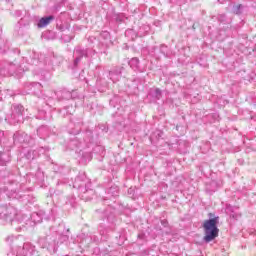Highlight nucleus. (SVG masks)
<instances>
[{
  "mask_svg": "<svg viewBox=\"0 0 256 256\" xmlns=\"http://www.w3.org/2000/svg\"><path fill=\"white\" fill-rule=\"evenodd\" d=\"M54 19V16L43 17L39 20L37 26L39 27V29H43V27H47V25H50L51 21H53Z\"/></svg>",
  "mask_w": 256,
  "mask_h": 256,
  "instance_id": "f03ea898",
  "label": "nucleus"
},
{
  "mask_svg": "<svg viewBox=\"0 0 256 256\" xmlns=\"http://www.w3.org/2000/svg\"><path fill=\"white\" fill-rule=\"evenodd\" d=\"M217 225H219V216L204 220L202 228L204 231L203 241L205 243H211V241H215L219 237V227Z\"/></svg>",
  "mask_w": 256,
  "mask_h": 256,
  "instance_id": "f257e3e1",
  "label": "nucleus"
}]
</instances>
